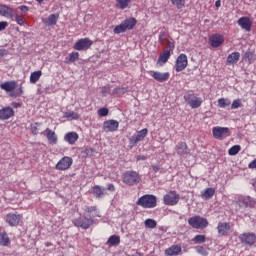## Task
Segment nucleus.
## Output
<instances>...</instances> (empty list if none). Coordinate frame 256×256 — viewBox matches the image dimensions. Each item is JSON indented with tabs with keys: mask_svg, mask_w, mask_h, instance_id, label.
<instances>
[{
	"mask_svg": "<svg viewBox=\"0 0 256 256\" xmlns=\"http://www.w3.org/2000/svg\"><path fill=\"white\" fill-rule=\"evenodd\" d=\"M16 87V81H9L0 84V88L3 89V91L10 93V97H21V95H23V88L20 87L18 89H15Z\"/></svg>",
	"mask_w": 256,
	"mask_h": 256,
	"instance_id": "1",
	"label": "nucleus"
},
{
	"mask_svg": "<svg viewBox=\"0 0 256 256\" xmlns=\"http://www.w3.org/2000/svg\"><path fill=\"white\" fill-rule=\"evenodd\" d=\"M136 205H139L144 209H153V207H157V197L151 194H146L138 199Z\"/></svg>",
	"mask_w": 256,
	"mask_h": 256,
	"instance_id": "2",
	"label": "nucleus"
},
{
	"mask_svg": "<svg viewBox=\"0 0 256 256\" xmlns=\"http://www.w3.org/2000/svg\"><path fill=\"white\" fill-rule=\"evenodd\" d=\"M135 25H137V20L135 18H128L114 28V33L119 35V33H125L127 30L131 31Z\"/></svg>",
	"mask_w": 256,
	"mask_h": 256,
	"instance_id": "3",
	"label": "nucleus"
},
{
	"mask_svg": "<svg viewBox=\"0 0 256 256\" xmlns=\"http://www.w3.org/2000/svg\"><path fill=\"white\" fill-rule=\"evenodd\" d=\"M188 225L193 229H206L209 226V221L201 216H193L188 219Z\"/></svg>",
	"mask_w": 256,
	"mask_h": 256,
	"instance_id": "4",
	"label": "nucleus"
},
{
	"mask_svg": "<svg viewBox=\"0 0 256 256\" xmlns=\"http://www.w3.org/2000/svg\"><path fill=\"white\" fill-rule=\"evenodd\" d=\"M141 182V176L136 171H127L123 174V183L126 185H137Z\"/></svg>",
	"mask_w": 256,
	"mask_h": 256,
	"instance_id": "5",
	"label": "nucleus"
},
{
	"mask_svg": "<svg viewBox=\"0 0 256 256\" xmlns=\"http://www.w3.org/2000/svg\"><path fill=\"white\" fill-rule=\"evenodd\" d=\"M239 240L243 245L247 247H252L256 243V234L253 232H245L239 235Z\"/></svg>",
	"mask_w": 256,
	"mask_h": 256,
	"instance_id": "6",
	"label": "nucleus"
},
{
	"mask_svg": "<svg viewBox=\"0 0 256 256\" xmlns=\"http://www.w3.org/2000/svg\"><path fill=\"white\" fill-rule=\"evenodd\" d=\"M91 45H93L91 39L82 38L74 44L73 49H75V51H87V49H90Z\"/></svg>",
	"mask_w": 256,
	"mask_h": 256,
	"instance_id": "7",
	"label": "nucleus"
},
{
	"mask_svg": "<svg viewBox=\"0 0 256 256\" xmlns=\"http://www.w3.org/2000/svg\"><path fill=\"white\" fill-rule=\"evenodd\" d=\"M236 203L239 209H247V207H255V200L249 196H240Z\"/></svg>",
	"mask_w": 256,
	"mask_h": 256,
	"instance_id": "8",
	"label": "nucleus"
},
{
	"mask_svg": "<svg viewBox=\"0 0 256 256\" xmlns=\"http://www.w3.org/2000/svg\"><path fill=\"white\" fill-rule=\"evenodd\" d=\"M180 198L181 197L179 196V194H177V192L170 191L166 195H164V205H177V203H179Z\"/></svg>",
	"mask_w": 256,
	"mask_h": 256,
	"instance_id": "9",
	"label": "nucleus"
},
{
	"mask_svg": "<svg viewBox=\"0 0 256 256\" xmlns=\"http://www.w3.org/2000/svg\"><path fill=\"white\" fill-rule=\"evenodd\" d=\"M214 139H223L225 137H229V128L227 127H214L212 129Z\"/></svg>",
	"mask_w": 256,
	"mask_h": 256,
	"instance_id": "10",
	"label": "nucleus"
},
{
	"mask_svg": "<svg viewBox=\"0 0 256 256\" xmlns=\"http://www.w3.org/2000/svg\"><path fill=\"white\" fill-rule=\"evenodd\" d=\"M187 65H188L187 55L180 54L175 64L176 72L181 73V71H184V69L187 68Z\"/></svg>",
	"mask_w": 256,
	"mask_h": 256,
	"instance_id": "11",
	"label": "nucleus"
},
{
	"mask_svg": "<svg viewBox=\"0 0 256 256\" xmlns=\"http://www.w3.org/2000/svg\"><path fill=\"white\" fill-rule=\"evenodd\" d=\"M75 227H80L81 229H89L93 225V219L87 217H79L74 220Z\"/></svg>",
	"mask_w": 256,
	"mask_h": 256,
	"instance_id": "12",
	"label": "nucleus"
},
{
	"mask_svg": "<svg viewBox=\"0 0 256 256\" xmlns=\"http://www.w3.org/2000/svg\"><path fill=\"white\" fill-rule=\"evenodd\" d=\"M71 165H73V159L65 156L56 164V169H58V171H67Z\"/></svg>",
	"mask_w": 256,
	"mask_h": 256,
	"instance_id": "13",
	"label": "nucleus"
},
{
	"mask_svg": "<svg viewBox=\"0 0 256 256\" xmlns=\"http://www.w3.org/2000/svg\"><path fill=\"white\" fill-rule=\"evenodd\" d=\"M218 235L220 237H227L231 232V223L229 222H219L217 226Z\"/></svg>",
	"mask_w": 256,
	"mask_h": 256,
	"instance_id": "14",
	"label": "nucleus"
},
{
	"mask_svg": "<svg viewBox=\"0 0 256 256\" xmlns=\"http://www.w3.org/2000/svg\"><path fill=\"white\" fill-rule=\"evenodd\" d=\"M119 129V121L117 120H108L103 123V131L105 133H113Z\"/></svg>",
	"mask_w": 256,
	"mask_h": 256,
	"instance_id": "15",
	"label": "nucleus"
},
{
	"mask_svg": "<svg viewBox=\"0 0 256 256\" xmlns=\"http://www.w3.org/2000/svg\"><path fill=\"white\" fill-rule=\"evenodd\" d=\"M15 116V111L10 106L3 107L0 109V119L1 121H7V119H11V117Z\"/></svg>",
	"mask_w": 256,
	"mask_h": 256,
	"instance_id": "16",
	"label": "nucleus"
},
{
	"mask_svg": "<svg viewBox=\"0 0 256 256\" xmlns=\"http://www.w3.org/2000/svg\"><path fill=\"white\" fill-rule=\"evenodd\" d=\"M6 223L10 225V227H17L19 223H21V215L9 213L6 215Z\"/></svg>",
	"mask_w": 256,
	"mask_h": 256,
	"instance_id": "17",
	"label": "nucleus"
},
{
	"mask_svg": "<svg viewBox=\"0 0 256 256\" xmlns=\"http://www.w3.org/2000/svg\"><path fill=\"white\" fill-rule=\"evenodd\" d=\"M238 25L241 26L245 31H251V27H253V22L249 17H241L238 20Z\"/></svg>",
	"mask_w": 256,
	"mask_h": 256,
	"instance_id": "18",
	"label": "nucleus"
},
{
	"mask_svg": "<svg viewBox=\"0 0 256 256\" xmlns=\"http://www.w3.org/2000/svg\"><path fill=\"white\" fill-rule=\"evenodd\" d=\"M147 133H149V130H147V128L142 129L138 132L136 136H132L130 138V142L136 145V143H139V141H143L145 137H147Z\"/></svg>",
	"mask_w": 256,
	"mask_h": 256,
	"instance_id": "19",
	"label": "nucleus"
},
{
	"mask_svg": "<svg viewBox=\"0 0 256 256\" xmlns=\"http://www.w3.org/2000/svg\"><path fill=\"white\" fill-rule=\"evenodd\" d=\"M169 72H153L152 77L155 79V81H158L159 83H165V81H169Z\"/></svg>",
	"mask_w": 256,
	"mask_h": 256,
	"instance_id": "20",
	"label": "nucleus"
},
{
	"mask_svg": "<svg viewBox=\"0 0 256 256\" xmlns=\"http://www.w3.org/2000/svg\"><path fill=\"white\" fill-rule=\"evenodd\" d=\"M225 39L221 34H214L210 37V44L212 47H220V45H223Z\"/></svg>",
	"mask_w": 256,
	"mask_h": 256,
	"instance_id": "21",
	"label": "nucleus"
},
{
	"mask_svg": "<svg viewBox=\"0 0 256 256\" xmlns=\"http://www.w3.org/2000/svg\"><path fill=\"white\" fill-rule=\"evenodd\" d=\"M0 15L7 19H13V10L7 5L0 4Z\"/></svg>",
	"mask_w": 256,
	"mask_h": 256,
	"instance_id": "22",
	"label": "nucleus"
},
{
	"mask_svg": "<svg viewBox=\"0 0 256 256\" xmlns=\"http://www.w3.org/2000/svg\"><path fill=\"white\" fill-rule=\"evenodd\" d=\"M182 251H183V248H181V245L176 244L167 248L165 250V255H168V256L179 255V253H181Z\"/></svg>",
	"mask_w": 256,
	"mask_h": 256,
	"instance_id": "23",
	"label": "nucleus"
},
{
	"mask_svg": "<svg viewBox=\"0 0 256 256\" xmlns=\"http://www.w3.org/2000/svg\"><path fill=\"white\" fill-rule=\"evenodd\" d=\"M169 57H171V52L168 50H164L158 57L157 65L163 66L167 61H169Z\"/></svg>",
	"mask_w": 256,
	"mask_h": 256,
	"instance_id": "24",
	"label": "nucleus"
},
{
	"mask_svg": "<svg viewBox=\"0 0 256 256\" xmlns=\"http://www.w3.org/2000/svg\"><path fill=\"white\" fill-rule=\"evenodd\" d=\"M92 194L96 199H101V197L107 195V192L105 191V188H102L99 185H96L92 187Z\"/></svg>",
	"mask_w": 256,
	"mask_h": 256,
	"instance_id": "25",
	"label": "nucleus"
},
{
	"mask_svg": "<svg viewBox=\"0 0 256 256\" xmlns=\"http://www.w3.org/2000/svg\"><path fill=\"white\" fill-rule=\"evenodd\" d=\"M45 131H46V137L48 139V143L50 145H57V134H55V132H53L49 128H47Z\"/></svg>",
	"mask_w": 256,
	"mask_h": 256,
	"instance_id": "26",
	"label": "nucleus"
},
{
	"mask_svg": "<svg viewBox=\"0 0 256 256\" xmlns=\"http://www.w3.org/2000/svg\"><path fill=\"white\" fill-rule=\"evenodd\" d=\"M79 139V134L76 132H69L64 136V140L67 141L70 145L75 144V142Z\"/></svg>",
	"mask_w": 256,
	"mask_h": 256,
	"instance_id": "27",
	"label": "nucleus"
},
{
	"mask_svg": "<svg viewBox=\"0 0 256 256\" xmlns=\"http://www.w3.org/2000/svg\"><path fill=\"white\" fill-rule=\"evenodd\" d=\"M240 57H241V54L239 52H234L227 57V63L229 65H235V63L239 61Z\"/></svg>",
	"mask_w": 256,
	"mask_h": 256,
	"instance_id": "28",
	"label": "nucleus"
},
{
	"mask_svg": "<svg viewBox=\"0 0 256 256\" xmlns=\"http://www.w3.org/2000/svg\"><path fill=\"white\" fill-rule=\"evenodd\" d=\"M10 243H11V240L9 239L7 232L0 233V245L2 247H8Z\"/></svg>",
	"mask_w": 256,
	"mask_h": 256,
	"instance_id": "29",
	"label": "nucleus"
},
{
	"mask_svg": "<svg viewBox=\"0 0 256 256\" xmlns=\"http://www.w3.org/2000/svg\"><path fill=\"white\" fill-rule=\"evenodd\" d=\"M59 19V14H51L47 20L44 21L45 25L51 27V25H57V20Z\"/></svg>",
	"mask_w": 256,
	"mask_h": 256,
	"instance_id": "30",
	"label": "nucleus"
},
{
	"mask_svg": "<svg viewBox=\"0 0 256 256\" xmlns=\"http://www.w3.org/2000/svg\"><path fill=\"white\" fill-rule=\"evenodd\" d=\"M177 153L178 155H187V153H189V148L187 147V143L185 142H181L177 148Z\"/></svg>",
	"mask_w": 256,
	"mask_h": 256,
	"instance_id": "31",
	"label": "nucleus"
},
{
	"mask_svg": "<svg viewBox=\"0 0 256 256\" xmlns=\"http://www.w3.org/2000/svg\"><path fill=\"white\" fill-rule=\"evenodd\" d=\"M119 243H121V238L117 235L110 236L107 241V245H109V247H116Z\"/></svg>",
	"mask_w": 256,
	"mask_h": 256,
	"instance_id": "32",
	"label": "nucleus"
},
{
	"mask_svg": "<svg viewBox=\"0 0 256 256\" xmlns=\"http://www.w3.org/2000/svg\"><path fill=\"white\" fill-rule=\"evenodd\" d=\"M79 60V52H72L68 55V57L65 58V63H67V65L71 64V63H75V61Z\"/></svg>",
	"mask_w": 256,
	"mask_h": 256,
	"instance_id": "33",
	"label": "nucleus"
},
{
	"mask_svg": "<svg viewBox=\"0 0 256 256\" xmlns=\"http://www.w3.org/2000/svg\"><path fill=\"white\" fill-rule=\"evenodd\" d=\"M41 75H43V72H41V70L32 72L30 75V83H32L33 85L37 83V81L41 79Z\"/></svg>",
	"mask_w": 256,
	"mask_h": 256,
	"instance_id": "34",
	"label": "nucleus"
},
{
	"mask_svg": "<svg viewBox=\"0 0 256 256\" xmlns=\"http://www.w3.org/2000/svg\"><path fill=\"white\" fill-rule=\"evenodd\" d=\"M131 4V0H117L116 1V6L118 9H127L129 5Z\"/></svg>",
	"mask_w": 256,
	"mask_h": 256,
	"instance_id": "35",
	"label": "nucleus"
},
{
	"mask_svg": "<svg viewBox=\"0 0 256 256\" xmlns=\"http://www.w3.org/2000/svg\"><path fill=\"white\" fill-rule=\"evenodd\" d=\"M166 45V51H169L170 53H173V49H175V40H173V38H169L165 41V44Z\"/></svg>",
	"mask_w": 256,
	"mask_h": 256,
	"instance_id": "36",
	"label": "nucleus"
},
{
	"mask_svg": "<svg viewBox=\"0 0 256 256\" xmlns=\"http://www.w3.org/2000/svg\"><path fill=\"white\" fill-rule=\"evenodd\" d=\"M231 105V100L227 98H220L218 99V107L221 109H225V107H229Z\"/></svg>",
	"mask_w": 256,
	"mask_h": 256,
	"instance_id": "37",
	"label": "nucleus"
},
{
	"mask_svg": "<svg viewBox=\"0 0 256 256\" xmlns=\"http://www.w3.org/2000/svg\"><path fill=\"white\" fill-rule=\"evenodd\" d=\"M65 119H68L69 121H73V119L77 120L79 119V114L77 112L68 111L64 113Z\"/></svg>",
	"mask_w": 256,
	"mask_h": 256,
	"instance_id": "38",
	"label": "nucleus"
},
{
	"mask_svg": "<svg viewBox=\"0 0 256 256\" xmlns=\"http://www.w3.org/2000/svg\"><path fill=\"white\" fill-rule=\"evenodd\" d=\"M215 195V189L214 188H207L204 193L202 194L203 199H211Z\"/></svg>",
	"mask_w": 256,
	"mask_h": 256,
	"instance_id": "39",
	"label": "nucleus"
},
{
	"mask_svg": "<svg viewBox=\"0 0 256 256\" xmlns=\"http://www.w3.org/2000/svg\"><path fill=\"white\" fill-rule=\"evenodd\" d=\"M201 103H203L201 98L195 97L193 100H191L189 105L191 106L192 109H198V107L201 105Z\"/></svg>",
	"mask_w": 256,
	"mask_h": 256,
	"instance_id": "40",
	"label": "nucleus"
},
{
	"mask_svg": "<svg viewBox=\"0 0 256 256\" xmlns=\"http://www.w3.org/2000/svg\"><path fill=\"white\" fill-rule=\"evenodd\" d=\"M145 227H147L148 229H155V227H157V221L149 218L146 219L144 222Z\"/></svg>",
	"mask_w": 256,
	"mask_h": 256,
	"instance_id": "41",
	"label": "nucleus"
},
{
	"mask_svg": "<svg viewBox=\"0 0 256 256\" xmlns=\"http://www.w3.org/2000/svg\"><path fill=\"white\" fill-rule=\"evenodd\" d=\"M113 95H117L118 97H121V95H125L127 93L126 87H117L113 90Z\"/></svg>",
	"mask_w": 256,
	"mask_h": 256,
	"instance_id": "42",
	"label": "nucleus"
},
{
	"mask_svg": "<svg viewBox=\"0 0 256 256\" xmlns=\"http://www.w3.org/2000/svg\"><path fill=\"white\" fill-rule=\"evenodd\" d=\"M39 127H41V123L39 122L30 125L32 135H39Z\"/></svg>",
	"mask_w": 256,
	"mask_h": 256,
	"instance_id": "43",
	"label": "nucleus"
},
{
	"mask_svg": "<svg viewBox=\"0 0 256 256\" xmlns=\"http://www.w3.org/2000/svg\"><path fill=\"white\" fill-rule=\"evenodd\" d=\"M169 39H171V36H169V34H167L166 32H161L160 33L159 43H161V45H165V42Z\"/></svg>",
	"mask_w": 256,
	"mask_h": 256,
	"instance_id": "44",
	"label": "nucleus"
},
{
	"mask_svg": "<svg viewBox=\"0 0 256 256\" xmlns=\"http://www.w3.org/2000/svg\"><path fill=\"white\" fill-rule=\"evenodd\" d=\"M239 151H241V146L239 145H234L232 146L229 150H228V154L229 155H237V153H239Z\"/></svg>",
	"mask_w": 256,
	"mask_h": 256,
	"instance_id": "45",
	"label": "nucleus"
},
{
	"mask_svg": "<svg viewBox=\"0 0 256 256\" xmlns=\"http://www.w3.org/2000/svg\"><path fill=\"white\" fill-rule=\"evenodd\" d=\"M244 59L245 61H248V63H253V61H255V54L252 52H246L244 54Z\"/></svg>",
	"mask_w": 256,
	"mask_h": 256,
	"instance_id": "46",
	"label": "nucleus"
},
{
	"mask_svg": "<svg viewBox=\"0 0 256 256\" xmlns=\"http://www.w3.org/2000/svg\"><path fill=\"white\" fill-rule=\"evenodd\" d=\"M171 3L177 7V9H183L185 7V0H171Z\"/></svg>",
	"mask_w": 256,
	"mask_h": 256,
	"instance_id": "47",
	"label": "nucleus"
},
{
	"mask_svg": "<svg viewBox=\"0 0 256 256\" xmlns=\"http://www.w3.org/2000/svg\"><path fill=\"white\" fill-rule=\"evenodd\" d=\"M192 241L194 243H205V241H207V238L205 237V235H196Z\"/></svg>",
	"mask_w": 256,
	"mask_h": 256,
	"instance_id": "48",
	"label": "nucleus"
},
{
	"mask_svg": "<svg viewBox=\"0 0 256 256\" xmlns=\"http://www.w3.org/2000/svg\"><path fill=\"white\" fill-rule=\"evenodd\" d=\"M98 115H99V117H107V115H109V109H107V108H100L98 110Z\"/></svg>",
	"mask_w": 256,
	"mask_h": 256,
	"instance_id": "49",
	"label": "nucleus"
},
{
	"mask_svg": "<svg viewBox=\"0 0 256 256\" xmlns=\"http://www.w3.org/2000/svg\"><path fill=\"white\" fill-rule=\"evenodd\" d=\"M15 21L16 23H18V25H25V19L23 18V16L16 15Z\"/></svg>",
	"mask_w": 256,
	"mask_h": 256,
	"instance_id": "50",
	"label": "nucleus"
},
{
	"mask_svg": "<svg viewBox=\"0 0 256 256\" xmlns=\"http://www.w3.org/2000/svg\"><path fill=\"white\" fill-rule=\"evenodd\" d=\"M239 107H241V100H234L231 105V109H239Z\"/></svg>",
	"mask_w": 256,
	"mask_h": 256,
	"instance_id": "51",
	"label": "nucleus"
},
{
	"mask_svg": "<svg viewBox=\"0 0 256 256\" xmlns=\"http://www.w3.org/2000/svg\"><path fill=\"white\" fill-rule=\"evenodd\" d=\"M197 253H200V255H207V252L205 251V248L203 246L196 247Z\"/></svg>",
	"mask_w": 256,
	"mask_h": 256,
	"instance_id": "52",
	"label": "nucleus"
},
{
	"mask_svg": "<svg viewBox=\"0 0 256 256\" xmlns=\"http://www.w3.org/2000/svg\"><path fill=\"white\" fill-rule=\"evenodd\" d=\"M8 25H9V23H7L6 21L0 22V31H5V29H7Z\"/></svg>",
	"mask_w": 256,
	"mask_h": 256,
	"instance_id": "53",
	"label": "nucleus"
},
{
	"mask_svg": "<svg viewBox=\"0 0 256 256\" xmlns=\"http://www.w3.org/2000/svg\"><path fill=\"white\" fill-rule=\"evenodd\" d=\"M111 93V87L110 86H105L103 89H102V94L103 95H107Z\"/></svg>",
	"mask_w": 256,
	"mask_h": 256,
	"instance_id": "54",
	"label": "nucleus"
},
{
	"mask_svg": "<svg viewBox=\"0 0 256 256\" xmlns=\"http://www.w3.org/2000/svg\"><path fill=\"white\" fill-rule=\"evenodd\" d=\"M191 97H193V95H191V94H187V95H185L184 96V100L186 101V103L189 105L190 103H191V101L193 100V99H191Z\"/></svg>",
	"mask_w": 256,
	"mask_h": 256,
	"instance_id": "55",
	"label": "nucleus"
},
{
	"mask_svg": "<svg viewBox=\"0 0 256 256\" xmlns=\"http://www.w3.org/2000/svg\"><path fill=\"white\" fill-rule=\"evenodd\" d=\"M249 169H256V159H254L252 162L248 165Z\"/></svg>",
	"mask_w": 256,
	"mask_h": 256,
	"instance_id": "56",
	"label": "nucleus"
},
{
	"mask_svg": "<svg viewBox=\"0 0 256 256\" xmlns=\"http://www.w3.org/2000/svg\"><path fill=\"white\" fill-rule=\"evenodd\" d=\"M19 9H20V11H22L23 13H27V11H29V7H27V6H20Z\"/></svg>",
	"mask_w": 256,
	"mask_h": 256,
	"instance_id": "57",
	"label": "nucleus"
},
{
	"mask_svg": "<svg viewBox=\"0 0 256 256\" xmlns=\"http://www.w3.org/2000/svg\"><path fill=\"white\" fill-rule=\"evenodd\" d=\"M146 160H147V156H143V155L137 156V161H146Z\"/></svg>",
	"mask_w": 256,
	"mask_h": 256,
	"instance_id": "58",
	"label": "nucleus"
},
{
	"mask_svg": "<svg viewBox=\"0 0 256 256\" xmlns=\"http://www.w3.org/2000/svg\"><path fill=\"white\" fill-rule=\"evenodd\" d=\"M159 169H160L159 165H152V170L154 171V173H157Z\"/></svg>",
	"mask_w": 256,
	"mask_h": 256,
	"instance_id": "59",
	"label": "nucleus"
},
{
	"mask_svg": "<svg viewBox=\"0 0 256 256\" xmlns=\"http://www.w3.org/2000/svg\"><path fill=\"white\" fill-rule=\"evenodd\" d=\"M107 189H108V191H115V185H113V184H108Z\"/></svg>",
	"mask_w": 256,
	"mask_h": 256,
	"instance_id": "60",
	"label": "nucleus"
},
{
	"mask_svg": "<svg viewBox=\"0 0 256 256\" xmlns=\"http://www.w3.org/2000/svg\"><path fill=\"white\" fill-rule=\"evenodd\" d=\"M215 7H221V0H217L215 2Z\"/></svg>",
	"mask_w": 256,
	"mask_h": 256,
	"instance_id": "61",
	"label": "nucleus"
},
{
	"mask_svg": "<svg viewBox=\"0 0 256 256\" xmlns=\"http://www.w3.org/2000/svg\"><path fill=\"white\" fill-rule=\"evenodd\" d=\"M46 247H51V243H46Z\"/></svg>",
	"mask_w": 256,
	"mask_h": 256,
	"instance_id": "62",
	"label": "nucleus"
},
{
	"mask_svg": "<svg viewBox=\"0 0 256 256\" xmlns=\"http://www.w3.org/2000/svg\"><path fill=\"white\" fill-rule=\"evenodd\" d=\"M38 3H43L45 0H36Z\"/></svg>",
	"mask_w": 256,
	"mask_h": 256,
	"instance_id": "63",
	"label": "nucleus"
}]
</instances>
